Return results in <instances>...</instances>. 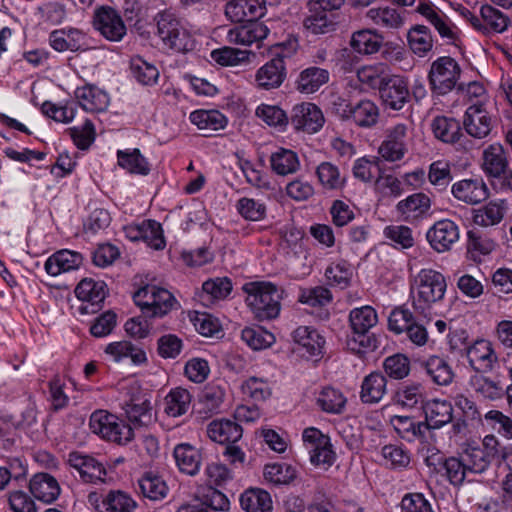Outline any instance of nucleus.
<instances>
[{
    "instance_id": "obj_1",
    "label": "nucleus",
    "mask_w": 512,
    "mask_h": 512,
    "mask_svg": "<svg viewBox=\"0 0 512 512\" xmlns=\"http://www.w3.org/2000/svg\"><path fill=\"white\" fill-rule=\"evenodd\" d=\"M246 293L245 303L259 321L278 318L281 312L283 290L269 281H253L242 287Z\"/></svg>"
},
{
    "instance_id": "obj_2",
    "label": "nucleus",
    "mask_w": 512,
    "mask_h": 512,
    "mask_svg": "<svg viewBox=\"0 0 512 512\" xmlns=\"http://www.w3.org/2000/svg\"><path fill=\"white\" fill-rule=\"evenodd\" d=\"M447 291L445 276L432 268L421 269L411 283L413 307L426 313L433 305L440 303Z\"/></svg>"
},
{
    "instance_id": "obj_3",
    "label": "nucleus",
    "mask_w": 512,
    "mask_h": 512,
    "mask_svg": "<svg viewBox=\"0 0 512 512\" xmlns=\"http://www.w3.org/2000/svg\"><path fill=\"white\" fill-rule=\"evenodd\" d=\"M157 31L163 44L169 49L185 53L194 48V40L175 13L165 10L158 13Z\"/></svg>"
},
{
    "instance_id": "obj_4",
    "label": "nucleus",
    "mask_w": 512,
    "mask_h": 512,
    "mask_svg": "<svg viewBox=\"0 0 512 512\" xmlns=\"http://www.w3.org/2000/svg\"><path fill=\"white\" fill-rule=\"evenodd\" d=\"M135 304L144 317H163L175 309L178 302L170 291L156 285H145L134 294Z\"/></svg>"
},
{
    "instance_id": "obj_5",
    "label": "nucleus",
    "mask_w": 512,
    "mask_h": 512,
    "mask_svg": "<svg viewBox=\"0 0 512 512\" xmlns=\"http://www.w3.org/2000/svg\"><path fill=\"white\" fill-rule=\"evenodd\" d=\"M122 406L130 422L138 426H147L153 421L150 399L142 392L136 381L120 384Z\"/></svg>"
},
{
    "instance_id": "obj_6",
    "label": "nucleus",
    "mask_w": 512,
    "mask_h": 512,
    "mask_svg": "<svg viewBox=\"0 0 512 512\" xmlns=\"http://www.w3.org/2000/svg\"><path fill=\"white\" fill-rule=\"evenodd\" d=\"M91 431L103 439L118 444H126L134 437L133 429L117 416L98 410L91 414L89 420Z\"/></svg>"
},
{
    "instance_id": "obj_7",
    "label": "nucleus",
    "mask_w": 512,
    "mask_h": 512,
    "mask_svg": "<svg viewBox=\"0 0 512 512\" xmlns=\"http://www.w3.org/2000/svg\"><path fill=\"white\" fill-rule=\"evenodd\" d=\"M461 75L458 62L449 56H442L432 62L428 80L433 92L446 95L457 88Z\"/></svg>"
},
{
    "instance_id": "obj_8",
    "label": "nucleus",
    "mask_w": 512,
    "mask_h": 512,
    "mask_svg": "<svg viewBox=\"0 0 512 512\" xmlns=\"http://www.w3.org/2000/svg\"><path fill=\"white\" fill-rule=\"evenodd\" d=\"M349 322L353 335L348 340L351 350L360 352V348H371V340L367 335L378 322L376 310L369 305L354 308L350 311Z\"/></svg>"
},
{
    "instance_id": "obj_9",
    "label": "nucleus",
    "mask_w": 512,
    "mask_h": 512,
    "mask_svg": "<svg viewBox=\"0 0 512 512\" xmlns=\"http://www.w3.org/2000/svg\"><path fill=\"white\" fill-rule=\"evenodd\" d=\"M468 364L475 373H491L499 367V356L493 343L477 339L465 348Z\"/></svg>"
},
{
    "instance_id": "obj_10",
    "label": "nucleus",
    "mask_w": 512,
    "mask_h": 512,
    "mask_svg": "<svg viewBox=\"0 0 512 512\" xmlns=\"http://www.w3.org/2000/svg\"><path fill=\"white\" fill-rule=\"evenodd\" d=\"M380 99L385 109L399 111L410 100V88L406 78L392 75L382 82L379 90Z\"/></svg>"
},
{
    "instance_id": "obj_11",
    "label": "nucleus",
    "mask_w": 512,
    "mask_h": 512,
    "mask_svg": "<svg viewBox=\"0 0 512 512\" xmlns=\"http://www.w3.org/2000/svg\"><path fill=\"white\" fill-rule=\"evenodd\" d=\"M289 53L277 52L275 56L262 65L255 74L257 88L272 90L279 88L286 79L287 71L285 58Z\"/></svg>"
},
{
    "instance_id": "obj_12",
    "label": "nucleus",
    "mask_w": 512,
    "mask_h": 512,
    "mask_svg": "<svg viewBox=\"0 0 512 512\" xmlns=\"http://www.w3.org/2000/svg\"><path fill=\"white\" fill-rule=\"evenodd\" d=\"M303 441L310 454V460L314 465L330 466L335 460L330 438L317 428H307L303 431Z\"/></svg>"
},
{
    "instance_id": "obj_13",
    "label": "nucleus",
    "mask_w": 512,
    "mask_h": 512,
    "mask_svg": "<svg viewBox=\"0 0 512 512\" xmlns=\"http://www.w3.org/2000/svg\"><path fill=\"white\" fill-rule=\"evenodd\" d=\"M408 127L399 123L387 129L386 138L379 147L380 156L389 162L401 160L408 151Z\"/></svg>"
},
{
    "instance_id": "obj_14",
    "label": "nucleus",
    "mask_w": 512,
    "mask_h": 512,
    "mask_svg": "<svg viewBox=\"0 0 512 512\" xmlns=\"http://www.w3.org/2000/svg\"><path fill=\"white\" fill-rule=\"evenodd\" d=\"M458 225L449 219H442L433 224L426 233L431 248L438 253L449 251L459 240Z\"/></svg>"
},
{
    "instance_id": "obj_15",
    "label": "nucleus",
    "mask_w": 512,
    "mask_h": 512,
    "mask_svg": "<svg viewBox=\"0 0 512 512\" xmlns=\"http://www.w3.org/2000/svg\"><path fill=\"white\" fill-rule=\"evenodd\" d=\"M93 26L109 41H120L126 35V26L121 16L110 7H101L95 11Z\"/></svg>"
},
{
    "instance_id": "obj_16",
    "label": "nucleus",
    "mask_w": 512,
    "mask_h": 512,
    "mask_svg": "<svg viewBox=\"0 0 512 512\" xmlns=\"http://www.w3.org/2000/svg\"><path fill=\"white\" fill-rule=\"evenodd\" d=\"M341 111L338 109L339 115L343 119H352L354 123L363 128H371L375 126L379 120V108L371 100H360L355 104H340Z\"/></svg>"
},
{
    "instance_id": "obj_17",
    "label": "nucleus",
    "mask_w": 512,
    "mask_h": 512,
    "mask_svg": "<svg viewBox=\"0 0 512 512\" xmlns=\"http://www.w3.org/2000/svg\"><path fill=\"white\" fill-rule=\"evenodd\" d=\"M291 124L296 130L312 134L319 131L324 124L322 111L312 103H302L294 106Z\"/></svg>"
},
{
    "instance_id": "obj_18",
    "label": "nucleus",
    "mask_w": 512,
    "mask_h": 512,
    "mask_svg": "<svg viewBox=\"0 0 512 512\" xmlns=\"http://www.w3.org/2000/svg\"><path fill=\"white\" fill-rule=\"evenodd\" d=\"M88 498L98 512H135L137 508V502L121 490L109 491L100 502L96 493H90Z\"/></svg>"
},
{
    "instance_id": "obj_19",
    "label": "nucleus",
    "mask_w": 512,
    "mask_h": 512,
    "mask_svg": "<svg viewBox=\"0 0 512 512\" xmlns=\"http://www.w3.org/2000/svg\"><path fill=\"white\" fill-rule=\"evenodd\" d=\"M105 283L93 279H83L75 288L76 297L83 302L82 313L96 312L106 297Z\"/></svg>"
},
{
    "instance_id": "obj_20",
    "label": "nucleus",
    "mask_w": 512,
    "mask_h": 512,
    "mask_svg": "<svg viewBox=\"0 0 512 512\" xmlns=\"http://www.w3.org/2000/svg\"><path fill=\"white\" fill-rule=\"evenodd\" d=\"M463 125L466 132L474 138L483 139L492 130V118L482 104L470 105L464 115Z\"/></svg>"
},
{
    "instance_id": "obj_21",
    "label": "nucleus",
    "mask_w": 512,
    "mask_h": 512,
    "mask_svg": "<svg viewBox=\"0 0 512 512\" xmlns=\"http://www.w3.org/2000/svg\"><path fill=\"white\" fill-rule=\"evenodd\" d=\"M417 12L425 17L427 21L434 26L439 35L449 43H454L457 40V27L432 3L426 1L420 2L417 6Z\"/></svg>"
},
{
    "instance_id": "obj_22",
    "label": "nucleus",
    "mask_w": 512,
    "mask_h": 512,
    "mask_svg": "<svg viewBox=\"0 0 512 512\" xmlns=\"http://www.w3.org/2000/svg\"><path fill=\"white\" fill-rule=\"evenodd\" d=\"M68 463L79 473L83 482H104L106 469L103 464L95 458L88 455H82L78 452H72L69 454Z\"/></svg>"
},
{
    "instance_id": "obj_23",
    "label": "nucleus",
    "mask_w": 512,
    "mask_h": 512,
    "mask_svg": "<svg viewBox=\"0 0 512 512\" xmlns=\"http://www.w3.org/2000/svg\"><path fill=\"white\" fill-rule=\"evenodd\" d=\"M488 373H475L469 378L471 389L481 398L498 401L504 398L506 386L499 376H488Z\"/></svg>"
},
{
    "instance_id": "obj_24",
    "label": "nucleus",
    "mask_w": 512,
    "mask_h": 512,
    "mask_svg": "<svg viewBox=\"0 0 512 512\" xmlns=\"http://www.w3.org/2000/svg\"><path fill=\"white\" fill-rule=\"evenodd\" d=\"M422 409L425 413V420L422 423L426 432L430 429H440L453 419V407L447 400H428Z\"/></svg>"
},
{
    "instance_id": "obj_25",
    "label": "nucleus",
    "mask_w": 512,
    "mask_h": 512,
    "mask_svg": "<svg viewBox=\"0 0 512 512\" xmlns=\"http://www.w3.org/2000/svg\"><path fill=\"white\" fill-rule=\"evenodd\" d=\"M269 28L259 21H246L245 24L230 29L227 33L229 43L250 46L264 40Z\"/></svg>"
},
{
    "instance_id": "obj_26",
    "label": "nucleus",
    "mask_w": 512,
    "mask_h": 512,
    "mask_svg": "<svg viewBox=\"0 0 512 512\" xmlns=\"http://www.w3.org/2000/svg\"><path fill=\"white\" fill-rule=\"evenodd\" d=\"M49 43L58 52H75L88 48L86 35L75 28L52 31L49 35Z\"/></svg>"
},
{
    "instance_id": "obj_27",
    "label": "nucleus",
    "mask_w": 512,
    "mask_h": 512,
    "mask_svg": "<svg viewBox=\"0 0 512 512\" xmlns=\"http://www.w3.org/2000/svg\"><path fill=\"white\" fill-rule=\"evenodd\" d=\"M82 263L83 257L79 252L62 249L47 258L44 269L48 275L56 277L62 273L79 269Z\"/></svg>"
},
{
    "instance_id": "obj_28",
    "label": "nucleus",
    "mask_w": 512,
    "mask_h": 512,
    "mask_svg": "<svg viewBox=\"0 0 512 512\" xmlns=\"http://www.w3.org/2000/svg\"><path fill=\"white\" fill-rule=\"evenodd\" d=\"M453 196L467 204H477L488 197V188L480 178L463 179L452 185Z\"/></svg>"
},
{
    "instance_id": "obj_29",
    "label": "nucleus",
    "mask_w": 512,
    "mask_h": 512,
    "mask_svg": "<svg viewBox=\"0 0 512 512\" xmlns=\"http://www.w3.org/2000/svg\"><path fill=\"white\" fill-rule=\"evenodd\" d=\"M431 199L424 193H414L399 201L396 205L397 212L408 222L419 220L429 212Z\"/></svg>"
},
{
    "instance_id": "obj_30",
    "label": "nucleus",
    "mask_w": 512,
    "mask_h": 512,
    "mask_svg": "<svg viewBox=\"0 0 512 512\" xmlns=\"http://www.w3.org/2000/svg\"><path fill=\"white\" fill-rule=\"evenodd\" d=\"M173 455L181 472L189 476H195L199 473L202 464L200 449L189 443H180L175 446Z\"/></svg>"
},
{
    "instance_id": "obj_31",
    "label": "nucleus",
    "mask_w": 512,
    "mask_h": 512,
    "mask_svg": "<svg viewBox=\"0 0 512 512\" xmlns=\"http://www.w3.org/2000/svg\"><path fill=\"white\" fill-rule=\"evenodd\" d=\"M75 97L87 112H103L109 105L108 94L94 85L78 87L75 90Z\"/></svg>"
},
{
    "instance_id": "obj_32",
    "label": "nucleus",
    "mask_w": 512,
    "mask_h": 512,
    "mask_svg": "<svg viewBox=\"0 0 512 512\" xmlns=\"http://www.w3.org/2000/svg\"><path fill=\"white\" fill-rule=\"evenodd\" d=\"M243 434L242 427L233 420H213L207 426L208 437L217 443L228 444L237 442Z\"/></svg>"
},
{
    "instance_id": "obj_33",
    "label": "nucleus",
    "mask_w": 512,
    "mask_h": 512,
    "mask_svg": "<svg viewBox=\"0 0 512 512\" xmlns=\"http://www.w3.org/2000/svg\"><path fill=\"white\" fill-rule=\"evenodd\" d=\"M30 491L36 499L50 504L59 497L61 489L53 476L48 473H38L30 480Z\"/></svg>"
},
{
    "instance_id": "obj_34",
    "label": "nucleus",
    "mask_w": 512,
    "mask_h": 512,
    "mask_svg": "<svg viewBox=\"0 0 512 512\" xmlns=\"http://www.w3.org/2000/svg\"><path fill=\"white\" fill-rule=\"evenodd\" d=\"M508 167L507 153L500 144H491L483 151L482 168L486 175L499 178Z\"/></svg>"
},
{
    "instance_id": "obj_35",
    "label": "nucleus",
    "mask_w": 512,
    "mask_h": 512,
    "mask_svg": "<svg viewBox=\"0 0 512 512\" xmlns=\"http://www.w3.org/2000/svg\"><path fill=\"white\" fill-rule=\"evenodd\" d=\"M422 366L435 384L447 386L452 383L454 371L445 358L437 355L430 356L422 363Z\"/></svg>"
},
{
    "instance_id": "obj_36",
    "label": "nucleus",
    "mask_w": 512,
    "mask_h": 512,
    "mask_svg": "<svg viewBox=\"0 0 512 512\" xmlns=\"http://www.w3.org/2000/svg\"><path fill=\"white\" fill-rule=\"evenodd\" d=\"M479 18L480 25L477 26V31L485 35L502 33L508 27V18L501 11L490 5H483L481 7Z\"/></svg>"
},
{
    "instance_id": "obj_37",
    "label": "nucleus",
    "mask_w": 512,
    "mask_h": 512,
    "mask_svg": "<svg viewBox=\"0 0 512 512\" xmlns=\"http://www.w3.org/2000/svg\"><path fill=\"white\" fill-rule=\"evenodd\" d=\"M292 338L309 356H318L322 353L325 341L316 330L300 326L293 331Z\"/></svg>"
},
{
    "instance_id": "obj_38",
    "label": "nucleus",
    "mask_w": 512,
    "mask_h": 512,
    "mask_svg": "<svg viewBox=\"0 0 512 512\" xmlns=\"http://www.w3.org/2000/svg\"><path fill=\"white\" fill-rule=\"evenodd\" d=\"M387 380L380 372L367 375L361 385L360 398L363 403H378L386 393Z\"/></svg>"
},
{
    "instance_id": "obj_39",
    "label": "nucleus",
    "mask_w": 512,
    "mask_h": 512,
    "mask_svg": "<svg viewBox=\"0 0 512 512\" xmlns=\"http://www.w3.org/2000/svg\"><path fill=\"white\" fill-rule=\"evenodd\" d=\"M270 165L273 172L280 176L296 173L300 169V160L296 152L278 148L270 156Z\"/></svg>"
},
{
    "instance_id": "obj_40",
    "label": "nucleus",
    "mask_w": 512,
    "mask_h": 512,
    "mask_svg": "<svg viewBox=\"0 0 512 512\" xmlns=\"http://www.w3.org/2000/svg\"><path fill=\"white\" fill-rule=\"evenodd\" d=\"M328 81L329 72L326 69L311 66L299 74L296 84L301 93L311 94L318 91Z\"/></svg>"
},
{
    "instance_id": "obj_41",
    "label": "nucleus",
    "mask_w": 512,
    "mask_h": 512,
    "mask_svg": "<svg viewBox=\"0 0 512 512\" xmlns=\"http://www.w3.org/2000/svg\"><path fill=\"white\" fill-rule=\"evenodd\" d=\"M395 403L406 409H422L426 403L425 389L419 383L401 386L394 397Z\"/></svg>"
},
{
    "instance_id": "obj_42",
    "label": "nucleus",
    "mask_w": 512,
    "mask_h": 512,
    "mask_svg": "<svg viewBox=\"0 0 512 512\" xmlns=\"http://www.w3.org/2000/svg\"><path fill=\"white\" fill-rule=\"evenodd\" d=\"M506 210L505 200H492L476 210L474 223L482 227L494 226L502 221Z\"/></svg>"
},
{
    "instance_id": "obj_43",
    "label": "nucleus",
    "mask_w": 512,
    "mask_h": 512,
    "mask_svg": "<svg viewBox=\"0 0 512 512\" xmlns=\"http://www.w3.org/2000/svg\"><path fill=\"white\" fill-rule=\"evenodd\" d=\"M192 396L187 389L176 387L164 398V412L170 417H180L188 412Z\"/></svg>"
},
{
    "instance_id": "obj_44",
    "label": "nucleus",
    "mask_w": 512,
    "mask_h": 512,
    "mask_svg": "<svg viewBox=\"0 0 512 512\" xmlns=\"http://www.w3.org/2000/svg\"><path fill=\"white\" fill-rule=\"evenodd\" d=\"M189 119L198 129L207 132L222 130L228 124L227 117L218 110H196Z\"/></svg>"
},
{
    "instance_id": "obj_45",
    "label": "nucleus",
    "mask_w": 512,
    "mask_h": 512,
    "mask_svg": "<svg viewBox=\"0 0 512 512\" xmlns=\"http://www.w3.org/2000/svg\"><path fill=\"white\" fill-rule=\"evenodd\" d=\"M443 476L455 488L461 487L466 481L470 482V472L466 469V463L461 454L458 457L451 456L441 464Z\"/></svg>"
},
{
    "instance_id": "obj_46",
    "label": "nucleus",
    "mask_w": 512,
    "mask_h": 512,
    "mask_svg": "<svg viewBox=\"0 0 512 512\" xmlns=\"http://www.w3.org/2000/svg\"><path fill=\"white\" fill-rule=\"evenodd\" d=\"M390 423L396 433L404 440L413 442L423 438L426 434L422 421L416 422L412 417L395 415L391 417Z\"/></svg>"
},
{
    "instance_id": "obj_47",
    "label": "nucleus",
    "mask_w": 512,
    "mask_h": 512,
    "mask_svg": "<svg viewBox=\"0 0 512 512\" xmlns=\"http://www.w3.org/2000/svg\"><path fill=\"white\" fill-rule=\"evenodd\" d=\"M240 505L246 512H271L272 499L262 489H248L241 494Z\"/></svg>"
},
{
    "instance_id": "obj_48",
    "label": "nucleus",
    "mask_w": 512,
    "mask_h": 512,
    "mask_svg": "<svg viewBox=\"0 0 512 512\" xmlns=\"http://www.w3.org/2000/svg\"><path fill=\"white\" fill-rule=\"evenodd\" d=\"M138 487L142 495L153 501L164 499L168 494V486L159 475L146 472L138 480Z\"/></svg>"
},
{
    "instance_id": "obj_49",
    "label": "nucleus",
    "mask_w": 512,
    "mask_h": 512,
    "mask_svg": "<svg viewBox=\"0 0 512 512\" xmlns=\"http://www.w3.org/2000/svg\"><path fill=\"white\" fill-rule=\"evenodd\" d=\"M484 428L491 430L506 440L512 439V419L500 410L492 409L480 419Z\"/></svg>"
},
{
    "instance_id": "obj_50",
    "label": "nucleus",
    "mask_w": 512,
    "mask_h": 512,
    "mask_svg": "<svg viewBox=\"0 0 512 512\" xmlns=\"http://www.w3.org/2000/svg\"><path fill=\"white\" fill-rule=\"evenodd\" d=\"M383 38L371 29H363L352 34L350 45L359 54H374L379 51Z\"/></svg>"
},
{
    "instance_id": "obj_51",
    "label": "nucleus",
    "mask_w": 512,
    "mask_h": 512,
    "mask_svg": "<svg viewBox=\"0 0 512 512\" xmlns=\"http://www.w3.org/2000/svg\"><path fill=\"white\" fill-rule=\"evenodd\" d=\"M410 49L418 57H425L433 48V38L428 27L415 25L407 33Z\"/></svg>"
},
{
    "instance_id": "obj_52",
    "label": "nucleus",
    "mask_w": 512,
    "mask_h": 512,
    "mask_svg": "<svg viewBox=\"0 0 512 512\" xmlns=\"http://www.w3.org/2000/svg\"><path fill=\"white\" fill-rule=\"evenodd\" d=\"M367 19L384 29H399L404 24L400 12L391 7L371 8L366 13Z\"/></svg>"
},
{
    "instance_id": "obj_53",
    "label": "nucleus",
    "mask_w": 512,
    "mask_h": 512,
    "mask_svg": "<svg viewBox=\"0 0 512 512\" xmlns=\"http://www.w3.org/2000/svg\"><path fill=\"white\" fill-rule=\"evenodd\" d=\"M303 26L313 35L327 34L336 29L333 17L313 6H310V14L304 19Z\"/></svg>"
},
{
    "instance_id": "obj_54",
    "label": "nucleus",
    "mask_w": 512,
    "mask_h": 512,
    "mask_svg": "<svg viewBox=\"0 0 512 512\" xmlns=\"http://www.w3.org/2000/svg\"><path fill=\"white\" fill-rule=\"evenodd\" d=\"M118 164L131 174L148 175L150 172V164L138 149L118 150Z\"/></svg>"
},
{
    "instance_id": "obj_55",
    "label": "nucleus",
    "mask_w": 512,
    "mask_h": 512,
    "mask_svg": "<svg viewBox=\"0 0 512 512\" xmlns=\"http://www.w3.org/2000/svg\"><path fill=\"white\" fill-rule=\"evenodd\" d=\"M316 176L324 190L333 191L342 189L346 179L338 166L331 162H322L316 168Z\"/></svg>"
},
{
    "instance_id": "obj_56",
    "label": "nucleus",
    "mask_w": 512,
    "mask_h": 512,
    "mask_svg": "<svg viewBox=\"0 0 512 512\" xmlns=\"http://www.w3.org/2000/svg\"><path fill=\"white\" fill-rule=\"evenodd\" d=\"M242 394L254 402H263L272 395V385L262 377L251 376L241 384Z\"/></svg>"
},
{
    "instance_id": "obj_57",
    "label": "nucleus",
    "mask_w": 512,
    "mask_h": 512,
    "mask_svg": "<svg viewBox=\"0 0 512 512\" xmlns=\"http://www.w3.org/2000/svg\"><path fill=\"white\" fill-rule=\"evenodd\" d=\"M130 68L132 77L143 86L156 84L160 76L158 68L141 57L132 58Z\"/></svg>"
},
{
    "instance_id": "obj_58",
    "label": "nucleus",
    "mask_w": 512,
    "mask_h": 512,
    "mask_svg": "<svg viewBox=\"0 0 512 512\" xmlns=\"http://www.w3.org/2000/svg\"><path fill=\"white\" fill-rule=\"evenodd\" d=\"M115 362H120L125 358H131L134 363H142L146 360V354L143 350L136 348L129 341L112 342L105 349Z\"/></svg>"
},
{
    "instance_id": "obj_59",
    "label": "nucleus",
    "mask_w": 512,
    "mask_h": 512,
    "mask_svg": "<svg viewBox=\"0 0 512 512\" xmlns=\"http://www.w3.org/2000/svg\"><path fill=\"white\" fill-rule=\"evenodd\" d=\"M232 291V282L227 277H216L202 285V299L209 302L224 300Z\"/></svg>"
},
{
    "instance_id": "obj_60",
    "label": "nucleus",
    "mask_w": 512,
    "mask_h": 512,
    "mask_svg": "<svg viewBox=\"0 0 512 512\" xmlns=\"http://www.w3.org/2000/svg\"><path fill=\"white\" fill-rule=\"evenodd\" d=\"M380 159L377 157H362L355 160L352 172L353 176L362 182H371L380 178Z\"/></svg>"
},
{
    "instance_id": "obj_61",
    "label": "nucleus",
    "mask_w": 512,
    "mask_h": 512,
    "mask_svg": "<svg viewBox=\"0 0 512 512\" xmlns=\"http://www.w3.org/2000/svg\"><path fill=\"white\" fill-rule=\"evenodd\" d=\"M241 338L253 350L266 349L275 342V336L260 326L244 328Z\"/></svg>"
},
{
    "instance_id": "obj_62",
    "label": "nucleus",
    "mask_w": 512,
    "mask_h": 512,
    "mask_svg": "<svg viewBox=\"0 0 512 512\" xmlns=\"http://www.w3.org/2000/svg\"><path fill=\"white\" fill-rule=\"evenodd\" d=\"M317 404L327 413L340 414L345 407L346 398L339 390L325 387L317 397Z\"/></svg>"
},
{
    "instance_id": "obj_63",
    "label": "nucleus",
    "mask_w": 512,
    "mask_h": 512,
    "mask_svg": "<svg viewBox=\"0 0 512 512\" xmlns=\"http://www.w3.org/2000/svg\"><path fill=\"white\" fill-rule=\"evenodd\" d=\"M467 236V251L473 260L490 254L495 248V242L478 230L468 231Z\"/></svg>"
},
{
    "instance_id": "obj_64",
    "label": "nucleus",
    "mask_w": 512,
    "mask_h": 512,
    "mask_svg": "<svg viewBox=\"0 0 512 512\" xmlns=\"http://www.w3.org/2000/svg\"><path fill=\"white\" fill-rule=\"evenodd\" d=\"M383 235L398 249H409L414 245L413 231L405 225L386 226Z\"/></svg>"
}]
</instances>
